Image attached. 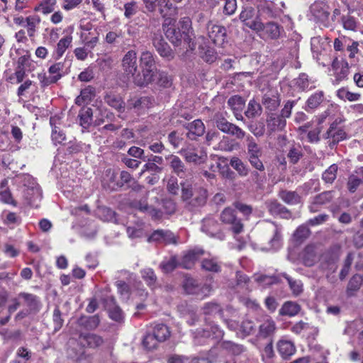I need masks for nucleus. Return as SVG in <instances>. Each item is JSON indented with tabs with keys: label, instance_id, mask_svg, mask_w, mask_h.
<instances>
[{
	"label": "nucleus",
	"instance_id": "42",
	"mask_svg": "<svg viewBox=\"0 0 363 363\" xmlns=\"http://www.w3.org/2000/svg\"><path fill=\"white\" fill-rule=\"evenodd\" d=\"M157 6L159 12L163 17L177 13V7L174 6L169 0H159Z\"/></svg>",
	"mask_w": 363,
	"mask_h": 363
},
{
	"label": "nucleus",
	"instance_id": "17",
	"mask_svg": "<svg viewBox=\"0 0 363 363\" xmlns=\"http://www.w3.org/2000/svg\"><path fill=\"white\" fill-rule=\"evenodd\" d=\"M183 127L188 130L186 137L191 140H196L198 137L203 135L205 133V125L199 119L185 123L183 124Z\"/></svg>",
	"mask_w": 363,
	"mask_h": 363
},
{
	"label": "nucleus",
	"instance_id": "45",
	"mask_svg": "<svg viewBox=\"0 0 363 363\" xmlns=\"http://www.w3.org/2000/svg\"><path fill=\"white\" fill-rule=\"evenodd\" d=\"M160 342L165 341L170 336L169 328L164 324H157L152 333Z\"/></svg>",
	"mask_w": 363,
	"mask_h": 363
},
{
	"label": "nucleus",
	"instance_id": "13",
	"mask_svg": "<svg viewBox=\"0 0 363 363\" xmlns=\"http://www.w3.org/2000/svg\"><path fill=\"white\" fill-rule=\"evenodd\" d=\"M147 240L164 245L177 244V238L169 230H156L150 235Z\"/></svg>",
	"mask_w": 363,
	"mask_h": 363
},
{
	"label": "nucleus",
	"instance_id": "24",
	"mask_svg": "<svg viewBox=\"0 0 363 363\" xmlns=\"http://www.w3.org/2000/svg\"><path fill=\"white\" fill-rule=\"evenodd\" d=\"M203 313L208 318H219L223 319V311L222 307L217 303L208 302L203 305Z\"/></svg>",
	"mask_w": 363,
	"mask_h": 363
},
{
	"label": "nucleus",
	"instance_id": "10",
	"mask_svg": "<svg viewBox=\"0 0 363 363\" xmlns=\"http://www.w3.org/2000/svg\"><path fill=\"white\" fill-rule=\"evenodd\" d=\"M167 159L169 161L172 172L179 178L185 179L192 176L191 169H189L178 156L170 155Z\"/></svg>",
	"mask_w": 363,
	"mask_h": 363
},
{
	"label": "nucleus",
	"instance_id": "50",
	"mask_svg": "<svg viewBox=\"0 0 363 363\" xmlns=\"http://www.w3.org/2000/svg\"><path fill=\"white\" fill-rule=\"evenodd\" d=\"M324 94L323 91H320L314 94L311 95L306 101V111L308 108L314 109L316 108L323 101Z\"/></svg>",
	"mask_w": 363,
	"mask_h": 363
},
{
	"label": "nucleus",
	"instance_id": "55",
	"mask_svg": "<svg viewBox=\"0 0 363 363\" xmlns=\"http://www.w3.org/2000/svg\"><path fill=\"white\" fill-rule=\"evenodd\" d=\"M201 268L206 271L218 272L220 271V265L216 259H203L201 262Z\"/></svg>",
	"mask_w": 363,
	"mask_h": 363
},
{
	"label": "nucleus",
	"instance_id": "21",
	"mask_svg": "<svg viewBox=\"0 0 363 363\" xmlns=\"http://www.w3.org/2000/svg\"><path fill=\"white\" fill-rule=\"evenodd\" d=\"M79 341L83 346L90 348L98 347L104 343V340L101 336L92 333L81 334Z\"/></svg>",
	"mask_w": 363,
	"mask_h": 363
},
{
	"label": "nucleus",
	"instance_id": "59",
	"mask_svg": "<svg viewBox=\"0 0 363 363\" xmlns=\"http://www.w3.org/2000/svg\"><path fill=\"white\" fill-rule=\"evenodd\" d=\"M160 341L155 337V336L151 333H147L143 339V345L145 348L148 350L155 349Z\"/></svg>",
	"mask_w": 363,
	"mask_h": 363
},
{
	"label": "nucleus",
	"instance_id": "20",
	"mask_svg": "<svg viewBox=\"0 0 363 363\" xmlns=\"http://www.w3.org/2000/svg\"><path fill=\"white\" fill-rule=\"evenodd\" d=\"M245 104L244 99L238 95L231 96L228 101V105L230 107L237 120L244 121L241 112L245 107Z\"/></svg>",
	"mask_w": 363,
	"mask_h": 363
},
{
	"label": "nucleus",
	"instance_id": "62",
	"mask_svg": "<svg viewBox=\"0 0 363 363\" xmlns=\"http://www.w3.org/2000/svg\"><path fill=\"white\" fill-rule=\"evenodd\" d=\"M72 36H66L61 40L57 43V55L58 57H62V55L65 53L67 48H68L72 43Z\"/></svg>",
	"mask_w": 363,
	"mask_h": 363
},
{
	"label": "nucleus",
	"instance_id": "34",
	"mask_svg": "<svg viewBox=\"0 0 363 363\" xmlns=\"http://www.w3.org/2000/svg\"><path fill=\"white\" fill-rule=\"evenodd\" d=\"M179 153L185 159L186 162L189 163L197 164L203 159L202 156L197 154L196 149L193 146L182 148Z\"/></svg>",
	"mask_w": 363,
	"mask_h": 363
},
{
	"label": "nucleus",
	"instance_id": "26",
	"mask_svg": "<svg viewBox=\"0 0 363 363\" xmlns=\"http://www.w3.org/2000/svg\"><path fill=\"white\" fill-rule=\"evenodd\" d=\"M332 67L338 81L345 79L349 74V65L345 60L339 61L337 58L335 59Z\"/></svg>",
	"mask_w": 363,
	"mask_h": 363
},
{
	"label": "nucleus",
	"instance_id": "35",
	"mask_svg": "<svg viewBox=\"0 0 363 363\" xmlns=\"http://www.w3.org/2000/svg\"><path fill=\"white\" fill-rule=\"evenodd\" d=\"M262 113V107L255 99L250 100L245 116L248 119H253L260 116Z\"/></svg>",
	"mask_w": 363,
	"mask_h": 363
},
{
	"label": "nucleus",
	"instance_id": "6",
	"mask_svg": "<svg viewBox=\"0 0 363 363\" xmlns=\"http://www.w3.org/2000/svg\"><path fill=\"white\" fill-rule=\"evenodd\" d=\"M121 68L125 76L128 79H132L135 84V77L139 72L137 52L135 50H129L123 55L121 60Z\"/></svg>",
	"mask_w": 363,
	"mask_h": 363
},
{
	"label": "nucleus",
	"instance_id": "52",
	"mask_svg": "<svg viewBox=\"0 0 363 363\" xmlns=\"http://www.w3.org/2000/svg\"><path fill=\"white\" fill-rule=\"evenodd\" d=\"M247 128L255 136V137H262L264 135L265 132V127L262 122L261 121H250L247 124Z\"/></svg>",
	"mask_w": 363,
	"mask_h": 363
},
{
	"label": "nucleus",
	"instance_id": "46",
	"mask_svg": "<svg viewBox=\"0 0 363 363\" xmlns=\"http://www.w3.org/2000/svg\"><path fill=\"white\" fill-rule=\"evenodd\" d=\"M100 323L99 315H94L89 317H82L79 319V324L87 330L96 329Z\"/></svg>",
	"mask_w": 363,
	"mask_h": 363
},
{
	"label": "nucleus",
	"instance_id": "32",
	"mask_svg": "<svg viewBox=\"0 0 363 363\" xmlns=\"http://www.w3.org/2000/svg\"><path fill=\"white\" fill-rule=\"evenodd\" d=\"M152 104V99L148 96L134 97L128 101V106L130 108H135L142 111L148 108Z\"/></svg>",
	"mask_w": 363,
	"mask_h": 363
},
{
	"label": "nucleus",
	"instance_id": "60",
	"mask_svg": "<svg viewBox=\"0 0 363 363\" xmlns=\"http://www.w3.org/2000/svg\"><path fill=\"white\" fill-rule=\"evenodd\" d=\"M203 336L210 337H211L213 339H220L223 336V331L216 325H213L211 326L210 330L206 328L203 330Z\"/></svg>",
	"mask_w": 363,
	"mask_h": 363
},
{
	"label": "nucleus",
	"instance_id": "3",
	"mask_svg": "<svg viewBox=\"0 0 363 363\" xmlns=\"http://www.w3.org/2000/svg\"><path fill=\"white\" fill-rule=\"evenodd\" d=\"M166 23L163 24V29L167 38L175 46L181 45L182 40L185 42L190 43V38L188 36L186 30H188L190 25V20L188 18H184L179 23L182 24V27L184 29L182 32L180 31L179 28H176L172 22L174 21L172 18L165 20Z\"/></svg>",
	"mask_w": 363,
	"mask_h": 363
},
{
	"label": "nucleus",
	"instance_id": "1",
	"mask_svg": "<svg viewBox=\"0 0 363 363\" xmlns=\"http://www.w3.org/2000/svg\"><path fill=\"white\" fill-rule=\"evenodd\" d=\"M181 187V199L188 211L196 212L206 205L208 197L206 189L186 182H182Z\"/></svg>",
	"mask_w": 363,
	"mask_h": 363
},
{
	"label": "nucleus",
	"instance_id": "29",
	"mask_svg": "<svg viewBox=\"0 0 363 363\" xmlns=\"http://www.w3.org/2000/svg\"><path fill=\"white\" fill-rule=\"evenodd\" d=\"M203 254L202 250H193L185 253L179 262V266L184 269H191L195 261Z\"/></svg>",
	"mask_w": 363,
	"mask_h": 363
},
{
	"label": "nucleus",
	"instance_id": "41",
	"mask_svg": "<svg viewBox=\"0 0 363 363\" xmlns=\"http://www.w3.org/2000/svg\"><path fill=\"white\" fill-rule=\"evenodd\" d=\"M179 265L177 257L172 255L169 257L164 258L160 264V268L164 273L172 272L177 266Z\"/></svg>",
	"mask_w": 363,
	"mask_h": 363
},
{
	"label": "nucleus",
	"instance_id": "57",
	"mask_svg": "<svg viewBox=\"0 0 363 363\" xmlns=\"http://www.w3.org/2000/svg\"><path fill=\"white\" fill-rule=\"evenodd\" d=\"M141 276L149 286H154L157 282V276L151 268H146L141 271Z\"/></svg>",
	"mask_w": 363,
	"mask_h": 363
},
{
	"label": "nucleus",
	"instance_id": "58",
	"mask_svg": "<svg viewBox=\"0 0 363 363\" xmlns=\"http://www.w3.org/2000/svg\"><path fill=\"white\" fill-rule=\"evenodd\" d=\"M337 96L342 100H348L350 101H358L361 95L358 93H352L345 88L340 89L337 91Z\"/></svg>",
	"mask_w": 363,
	"mask_h": 363
},
{
	"label": "nucleus",
	"instance_id": "63",
	"mask_svg": "<svg viewBox=\"0 0 363 363\" xmlns=\"http://www.w3.org/2000/svg\"><path fill=\"white\" fill-rule=\"evenodd\" d=\"M362 179L358 177L355 172L349 176L347 186L350 192L354 193L357 189L358 186L361 184Z\"/></svg>",
	"mask_w": 363,
	"mask_h": 363
},
{
	"label": "nucleus",
	"instance_id": "37",
	"mask_svg": "<svg viewBox=\"0 0 363 363\" xmlns=\"http://www.w3.org/2000/svg\"><path fill=\"white\" fill-rule=\"evenodd\" d=\"M303 156V151L301 145L292 144L289 146L286 157L291 163L294 164L298 163Z\"/></svg>",
	"mask_w": 363,
	"mask_h": 363
},
{
	"label": "nucleus",
	"instance_id": "5",
	"mask_svg": "<svg viewBox=\"0 0 363 363\" xmlns=\"http://www.w3.org/2000/svg\"><path fill=\"white\" fill-rule=\"evenodd\" d=\"M239 18L247 27L256 32L261 31L262 21L260 18L259 11L252 6L244 7L240 13Z\"/></svg>",
	"mask_w": 363,
	"mask_h": 363
},
{
	"label": "nucleus",
	"instance_id": "19",
	"mask_svg": "<svg viewBox=\"0 0 363 363\" xmlns=\"http://www.w3.org/2000/svg\"><path fill=\"white\" fill-rule=\"evenodd\" d=\"M310 11L318 20L325 21L329 16L328 6L323 1H316L311 4Z\"/></svg>",
	"mask_w": 363,
	"mask_h": 363
},
{
	"label": "nucleus",
	"instance_id": "22",
	"mask_svg": "<svg viewBox=\"0 0 363 363\" xmlns=\"http://www.w3.org/2000/svg\"><path fill=\"white\" fill-rule=\"evenodd\" d=\"M277 349L281 357L285 359L290 358L296 352L294 344L287 340H279L277 343Z\"/></svg>",
	"mask_w": 363,
	"mask_h": 363
},
{
	"label": "nucleus",
	"instance_id": "7",
	"mask_svg": "<svg viewBox=\"0 0 363 363\" xmlns=\"http://www.w3.org/2000/svg\"><path fill=\"white\" fill-rule=\"evenodd\" d=\"M220 220L223 224L229 225L230 230L235 235L240 234L243 231V223L238 218L235 210L230 207H226L221 211Z\"/></svg>",
	"mask_w": 363,
	"mask_h": 363
},
{
	"label": "nucleus",
	"instance_id": "44",
	"mask_svg": "<svg viewBox=\"0 0 363 363\" xmlns=\"http://www.w3.org/2000/svg\"><path fill=\"white\" fill-rule=\"evenodd\" d=\"M230 164L237 171L238 174L241 177H246L248 175L250 169L238 157H233L231 158Z\"/></svg>",
	"mask_w": 363,
	"mask_h": 363
},
{
	"label": "nucleus",
	"instance_id": "53",
	"mask_svg": "<svg viewBox=\"0 0 363 363\" xmlns=\"http://www.w3.org/2000/svg\"><path fill=\"white\" fill-rule=\"evenodd\" d=\"M27 26V33L30 37H33L35 33V28L40 23V18L37 16H29L25 19Z\"/></svg>",
	"mask_w": 363,
	"mask_h": 363
},
{
	"label": "nucleus",
	"instance_id": "16",
	"mask_svg": "<svg viewBox=\"0 0 363 363\" xmlns=\"http://www.w3.org/2000/svg\"><path fill=\"white\" fill-rule=\"evenodd\" d=\"M286 125V119L279 114L268 113L267 117V126L269 134L284 130Z\"/></svg>",
	"mask_w": 363,
	"mask_h": 363
},
{
	"label": "nucleus",
	"instance_id": "51",
	"mask_svg": "<svg viewBox=\"0 0 363 363\" xmlns=\"http://www.w3.org/2000/svg\"><path fill=\"white\" fill-rule=\"evenodd\" d=\"M216 126L223 133H228L230 130L232 123H230L221 114H216L214 116Z\"/></svg>",
	"mask_w": 363,
	"mask_h": 363
},
{
	"label": "nucleus",
	"instance_id": "2",
	"mask_svg": "<svg viewBox=\"0 0 363 363\" xmlns=\"http://www.w3.org/2000/svg\"><path fill=\"white\" fill-rule=\"evenodd\" d=\"M142 65L141 72L135 77V85L143 87L152 83L155 75V60L152 52L145 50L140 57Z\"/></svg>",
	"mask_w": 363,
	"mask_h": 363
},
{
	"label": "nucleus",
	"instance_id": "8",
	"mask_svg": "<svg viewBox=\"0 0 363 363\" xmlns=\"http://www.w3.org/2000/svg\"><path fill=\"white\" fill-rule=\"evenodd\" d=\"M201 230L210 237L220 240H224L225 234L220 228L218 220L211 216H208L201 220Z\"/></svg>",
	"mask_w": 363,
	"mask_h": 363
},
{
	"label": "nucleus",
	"instance_id": "64",
	"mask_svg": "<svg viewBox=\"0 0 363 363\" xmlns=\"http://www.w3.org/2000/svg\"><path fill=\"white\" fill-rule=\"evenodd\" d=\"M282 276L287 280L294 294L298 295L302 291V284L300 281L294 280L285 273Z\"/></svg>",
	"mask_w": 363,
	"mask_h": 363
},
{
	"label": "nucleus",
	"instance_id": "18",
	"mask_svg": "<svg viewBox=\"0 0 363 363\" xmlns=\"http://www.w3.org/2000/svg\"><path fill=\"white\" fill-rule=\"evenodd\" d=\"M323 137L324 139H331L332 141L329 143V145L332 146L345 139L346 133L342 129L337 127L336 123H333Z\"/></svg>",
	"mask_w": 363,
	"mask_h": 363
},
{
	"label": "nucleus",
	"instance_id": "15",
	"mask_svg": "<svg viewBox=\"0 0 363 363\" xmlns=\"http://www.w3.org/2000/svg\"><path fill=\"white\" fill-rule=\"evenodd\" d=\"M280 95L277 90H269L263 96L262 103L264 106L266 111L269 113H272L276 111L280 105Z\"/></svg>",
	"mask_w": 363,
	"mask_h": 363
},
{
	"label": "nucleus",
	"instance_id": "38",
	"mask_svg": "<svg viewBox=\"0 0 363 363\" xmlns=\"http://www.w3.org/2000/svg\"><path fill=\"white\" fill-rule=\"evenodd\" d=\"M56 119L54 118H50V123L52 127V140L55 145L57 144H65V141L66 140V135L65 133L57 126L55 125Z\"/></svg>",
	"mask_w": 363,
	"mask_h": 363
},
{
	"label": "nucleus",
	"instance_id": "4",
	"mask_svg": "<svg viewBox=\"0 0 363 363\" xmlns=\"http://www.w3.org/2000/svg\"><path fill=\"white\" fill-rule=\"evenodd\" d=\"M264 238L267 241L268 246L266 250H277L282 245L281 227L274 222L266 221L264 227Z\"/></svg>",
	"mask_w": 363,
	"mask_h": 363
},
{
	"label": "nucleus",
	"instance_id": "11",
	"mask_svg": "<svg viewBox=\"0 0 363 363\" xmlns=\"http://www.w3.org/2000/svg\"><path fill=\"white\" fill-rule=\"evenodd\" d=\"M184 289L189 294L206 296L211 291L208 284L201 285L199 282L191 277H186L184 282Z\"/></svg>",
	"mask_w": 363,
	"mask_h": 363
},
{
	"label": "nucleus",
	"instance_id": "54",
	"mask_svg": "<svg viewBox=\"0 0 363 363\" xmlns=\"http://www.w3.org/2000/svg\"><path fill=\"white\" fill-rule=\"evenodd\" d=\"M310 235L311 230L308 227V224H305L298 226L293 235L296 241L303 242L307 239Z\"/></svg>",
	"mask_w": 363,
	"mask_h": 363
},
{
	"label": "nucleus",
	"instance_id": "28",
	"mask_svg": "<svg viewBox=\"0 0 363 363\" xmlns=\"http://www.w3.org/2000/svg\"><path fill=\"white\" fill-rule=\"evenodd\" d=\"M279 197L286 204L296 205L302 203L301 196L295 191L281 189L279 191Z\"/></svg>",
	"mask_w": 363,
	"mask_h": 363
},
{
	"label": "nucleus",
	"instance_id": "47",
	"mask_svg": "<svg viewBox=\"0 0 363 363\" xmlns=\"http://www.w3.org/2000/svg\"><path fill=\"white\" fill-rule=\"evenodd\" d=\"M246 142L248 157L257 155H262L261 147L255 142L252 136L250 135H247Z\"/></svg>",
	"mask_w": 363,
	"mask_h": 363
},
{
	"label": "nucleus",
	"instance_id": "61",
	"mask_svg": "<svg viewBox=\"0 0 363 363\" xmlns=\"http://www.w3.org/2000/svg\"><path fill=\"white\" fill-rule=\"evenodd\" d=\"M337 165L333 164L330 165L323 174L322 179L327 183H333L336 179Z\"/></svg>",
	"mask_w": 363,
	"mask_h": 363
},
{
	"label": "nucleus",
	"instance_id": "30",
	"mask_svg": "<svg viewBox=\"0 0 363 363\" xmlns=\"http://www.w3.org/2000/svg\"><path fill=\"white\" fill-rule=\"evenodd\" d=\"M332 199L333 191H324L315 196L308 207L310 211L312 213L318 211V206L325 204L330 202Z\"/></svg>",
	"mask_w": 363,
	"mask_h": 363
},
{
	"label": "nucleus",
	"instance_id": "25",
	"mask_svg": "<svg viewBox=\"0 0 363 363\" xmlns=\"http://www.w3.org/2000/svg\"><path fill=\"white\" fill-rule=\"evenodd\" d=\"M318 259V252L314 245H307L302 254L303 263L307 267L313 266Z\"/></svg>",
	"mask_w": 363,
	"mask_h": 363
},
{
	"label": "nucleus",
	"instance_id": "23",
	"mask_svg": "<svg viewBox=\"0 0 363 363\" xmlns=\"http://www.w3.org/2000/svg\"><path fill=\"white\" fill-rule=\"evenodd\" d=\"M134 207L140 211L147 213L154 220H159L162 217V211L148 205L145 201H139L134 203Z\"/></svg>",
	"mask_w": 363,
	"mask_h": 363
},
{
	"label": "nucleus",
	"instance_id": "43",
	"mask_svg": "<svg viewBox=\"0 0 363 363\" xmlns=\"http://www.w3.org/2000/svg\"><path fill=\"white\" fill-rule=\"evenodd\" d=\"M276 327L274 320L268 319L259 325V335L261 337H267L274 333Z\"/></svg>",
	"mask_w": 363,
	"mask_h": 363
},
{
	"label": "nucleus",
	"instance_id": "12",
	"mask_svg": "<svg viewBox=\"0 0 363 363\" xmlns=\"http://www.w3.org/2000/svg\"><path fill=\"white\" fill-rule=\"evenodd\" d=\"M152 45L162 57L168 61L174 58L175 54L174 51L161 35H155L153 37Z\"/></svg>",
	"mask_w": 363,
	"mask_h": 363
},
{
	"label": "nucleus",
	"instance_id": "31",
	"mask_svg": "<svg viewBox=\"0 0 363 363\" xmlns=\"http://www.w3.org/2000/svg\"><path fill=\"white\" fill-rule=\"evenodd\" d=\"M283 30V28L274 22H269L266 24L262 23L261 29V31H263L268 38L272 40L278 39Z\"/></svg>",
	"mask_w": 363,
	"mask_h": 363
},
{
	"label": "nucleus",
	"instance_id": "56",
	"mask_svg": "<svg viewBox=\"0 0 363 363\" xmlns=\"http://www.w3.org/2000/svg\"><path fill=\"white\" fill-rule=\"evenodd\" d=\"M222 347L234 355H239L245 351V347L231 341H224L222 343Z\"/></svg>",
	"mask_w": 363,
	"mask_h": 363
},
{
	"label": "nucleus",
	"instance_id": "14",
	"mask_svg": "<svg viewBox=\"0 0 363 363\" xmlns=\"http://www.w3.org/2000/svg\"><path fill=\"white\" fill-rule=\"evenodd\" d=\"M207 30L208 37L211 41L216 45L222 46L226 37L225 28L220 25L209 23Z\"/></svg>",
	"mask_w": 363,
	"mask_h": 363
},
{
	"label": "nucleus",
	"instance_id": "49",
	"mask_svg": "<svg viewBox=\"0 0 363 363\" xmlns=\"http://www.w3.org/2000/svg\"><path fill=\"white\" fill-rule=\"evenodd\" d=\"M56 4V0H43L38 6L35 7L34 11L49 14L54 11Z\"/></svg>",
	"mask_w": 363,
	"mask_h": 363
},
{
	"label": "nucleus",
	"instance_id": "39",
	"mask_svg": "<svg viewBox=\"0 0 363 363\" xmlns=\"http://www.w3.org/2000/svg\"><path fill=\"white\" fill-rule=\"evenodd\" d=\"M18 298L23 299L28 310L33 311L38 309L40 302L38 296L26 292H21L18 294Z\"/></svg>",
	"mask_w": 363,
	"mask_h": 363
},
{
	"label": "nucleus",
	"instance_id": "36",
	"mask_svg": "<svg viewBox=\"0 0 363 363\" xmlns=\"http://www.w3.org/2000/svg\"><path fill=\"white\" fill-rule=\"evenodd\" d=\"M301 311V306L294 301H286L279 309V315L293 317L297 315Z\"/></svg>",
	"mask_w": 363,
	"mask_h": 363
},
{
	"label": "nucleus",
	"instance_id": "48",
	"mask_svg": "<svg viewBox=\"0 0 363 363\" xmlns=\"http://www.w3.org/2000/svg\"><path fill=\"white\" fill-rule=\"evenodd\" d=\"M104 100L106 104L115 109L119 111H124V103L120 96L110 94L105 96Z\"/></svg>",
	"mask_w": 363,
	"mask_h": 363
},
{
	"label": "nucleus",
	"instance_id": "33",
	"mask_svg": "<svg viewBox=\"0 0 363 363\" xmlns=\"http://www.w3.org/2000/svg\"><path fill=\"white\" fill-rule=\"evenodd\" d=\"M363 284V276L356 274L352 276V277L350 279L347 289H346V294L348 297L354 296L357 292L361 288V286Z\"/></svg>",
	"mask_w": 363,
	"mask_h": 363
},
{
	"label": "nucleus",
	"instance_id": "40",
	"mask_svg": "<svg viewBox=\"0 0 363 363\" xmlns=\"http://www.w3.org/2000/svg\"><path fill=\"white\" fill-rule=\"evenodd\" d=\"M92 117L93 111L91 108H82L78 115L80 125L84 129H88L91 125Z\"/></svg>",
	"mask_w": 363,
	"mask_h": 363
},
{
	"label": "nucleus",
	"instance_id": "27",
	"mask_svg": "<svg viewBox=\"0 0 363 363\" xmlns=\"http://www.w3.org/2000/svg\"><path fill=\"white\" fill-rule=\"evenodd\" d=\"M266 206L269 213L272 215H283V217L286 218L291 216L289 210L277 200L267 201Z\"/></svg>",
	"mask_w": 363,
	"mask_h": 363
},
{
	"label": "nucleus",
	"instance_id": "9",
	"mask_svg": "<svg viewBox=\"0 0 363 363\" xmlns=\"http://www.w3.org/2000/svg\"><path fill=\"white\" fill-rule=\"evenodd\" d=\"M340 247L334 246L326 250L320 257V267L325 270L335 272L337 270L336 264L340 257Z\"/></svg>",
	"mask_w": 363,
	"mask_h": 363
}]
</instances>
